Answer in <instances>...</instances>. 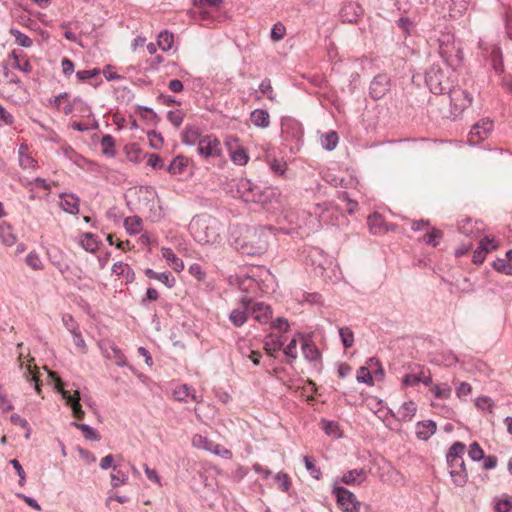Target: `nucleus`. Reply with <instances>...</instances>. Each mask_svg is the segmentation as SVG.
Listing matches in <instances>:
<instances>
[{
	"mask_svg": "<svg viewBox=\"0 0 512 512\" xmlns=\"http://www.w3.org/2000/svg\"><path fill=\"white\" fill-rule=\"evenodd\" d=\"M273 237L271 227H235L230 234V244L237 251L248 256L264 254Z\"/></svg>",
	"mask_w": 512,
	"mask_h": 512,
	"instance_id": "f257e3e1",
	"label": "nucleus"
},
{
	"mask_svg": "<svg viewBox=\"0 0 512 512\" xmlns=\"http://www.w3.org/2000/svg\"><path fill=\"white\" fill-rule=\"evenodd\" d=\"M189 230L197 243L214 245L221 240L222 224L210 215L201 214L192 218Z\"/></svg>",
	"mask_w": 512,
	"mask_h": 512,
	"instance_id": "f03ea898",
	"label": "nucleus"
},
{
	"mask_svg": "<svg viewBox=\"0 0 512 512\" xmlns=\"http://www.w3.org/2000/svg\"><path fill=\"white\" fill-rule=\"evenodd\" d=\"M237 187L241 199L246 203L259 204L264 207L276 199V192L273 188L257 185L249 179H241Z\"/></svg>",
	"mask_w": 512,
	"mask_h": 512,
	"instance_id": "7ed1b4c3",
	"label": "nucleus"
},
{
	"mask_svg": "<svg viewBox=\"0 0 512 512\" xmlns=\"http://www.w3.org/2000/svg\"><path fill=\"white\" fill-rule=\"evenodd\" d=\"M465 450V444L461 442H455L450 447L446 455L449 474L453 483L458 487H463L468 480V474L463 459Z\"/></svg>",
	"mask_w": 512,
	"mask_h": 512,
	"instance_id": "20e7f679",
	"label": "nucleus"
},
{
	"mask_svg": "<svg viewBox=\"0 0 512 512\" xmlns=\"http://www.w3.org/2000/svg\"><path fill=\"white\" fill-rule=\"evenodd\" d=\"M425 82L433 94H444L450 90V82L443 71L436 66H431L425 73Z\"/></svg>",
	"mask_w": 512,
	"mask_h": 512,
	"instance_id": "39448f33",
	"label": "nucleus"
},
{
	"mask_svg": "<svg viewBox=\"0 0 512 512\" xmlns=\"http://www.w3.org/2000/svg\"><path fill=\"white\" fill-rule=\"evenodd\" d=\"M48 374L55 381L57 391L61 393L66 403L71 406L73 416L77 419H82L84 417V411L80 404L81 398L79 391L75 390L73 395L70 394L69 391L62 388V381L54 372L49 371Z\"/></svg>",
	"mask_w": 512,
	"mask_h": 512,
	"instance_id": "423d86ee",
	"label": "nucleus"
},
{
	"mask_svg": "<svg viewBox=\"0 0 512 512\" xmlns=\"http://www.w3.org/2000/svg\"><path fill=\"white\" fill-rule=\"evenodd\" d=\"M332 494L336 497L339 508L343 512H359L361 503L354 493L342 486H334Z\"/></svg>",
	"mask_w": 512,
	"mask_h": 512,
	"instance_id": "0eeeda50",
	"label": "nucleus"
},
{
	"mask_svg": "<svg viewBox=\"0 0 512 512\" xmlns=\"http://www.w3.org/2000/svg\"><path fill=\"white\" fill-rule=\"evenodd\" d=\"M222 152L221 142L213 134L202 136L198 142L197 153L204 159L220 157Z\"/></svg>",
	"mask_w": 512,
	"mask_h": 512,
	"instance_id": "6e6552de",
	"label": "nucleus"
},
{
	"mask_svg": "<svg viewBox=\"0 0 512 512\" xmlns=\"http://www.w3.org/2000/svg\"><path fill=\"white\" fill-rule=\"evenodd\" d=\"M308 257L311 266H313L314 274L326 278V271L334 266L333 258L318 248H313Z\"/></svg>",
	"mask_w": 512,
	"mask_h": 512,
	"instance_id": "1a4fd4ad",
	"label": "nucleus"
},
{
	"mask_svg": "<svg viewBox=\"0 0 512 512\" xmlns=\"http://www.w3.org/2000/svg\"><path fill=\"white\" fill-rule=\"evenodd\" d=\"M479 48L481 49L482 54L489 61L492 69L497 74H501L504 70L501 48L497 44L489 45L482 40L479 42Z\"/></svg>",
	"mask_w": 512,
	"mask_h": 512,
	"instance_id": "9d476101",
	"label": "nucleus"
},
{
	"mask_svg": "<svg viewBox=\"0 0 512 512\" xmlns=\"http://www.w3.org/2000/svg\"><path fill=\"white\" fill-rule=\"evenodd\" d=\"M446 93L449 94L450 105L453 109V113L456 115L462 113L472 104V96L466 90L453 88L451 85L450 90L446 91Z\"/></svg>",
	"mask_w": 512,
	"mask_h": 512,
	"instance_id": "9b49d317",
	"label": "nucleus"
},
{
	"mask_svg": "<svg viewBox=\"0 0 512 512\" xmlns=\"http://www.w3.org/2000/svg\"><path fill=\"white\" fill-rule=\"evenodd\" d=\"M304 134L302 124L289 116L281 119V135L285 141L300 142Z\"/></svg>",
	"mask_w": 512,
	"mask_h": 512,
	"instance_id": "f8f14e48",
	"label": "nucleus"
},
{
	"mask_svg": "<svg viewBox=\"0 0 512 512\" xmlns=\"http://www.w3.org/2000/svg\"><path fill=\"white\" fill-rule=\"evenodd\" d=\"M493 130V122L489 118H485L473 125L468 135V143L471 146L477 145L485 140Z\"/></svg>",
	"mask_w": 512,
	"mask_h": 512,
	"instance_id": "ddd939ff",
	"label": "nucleus"
},
{
	"mask_svg": "<svg viewBox=\"0 0 512 512\" xmlns=\"http://www.w3.org/2000/svg\"><path fill=\"white\" fill-rule=\"evenodd\" d=\"M250 296L244 295L229 314V320L235 327L243 326L250 317Z\"/></svg>",
	"mask_w": 512,
	"mask_h": 512,
	"instance_id": "4468645a",
	"label": "nucleus"
},
{
	"mask_svg": "<svg viewBox=\"0 0 512 512\" xmlns=\"http://www.w3.org/2000/svg\"><path fill=\"white\" fill-rule=\"evenodd\" d=\"M391 80L386 73L376 75L369 87V93L375 100L383 98L390 90Z\"/></svg>",
	"mask_w": 512,
	"mask_h": 512,
	"instance_id": "2eb2a0df",
	"label": "nucleus"
},
{
	"mask_svg": "<svg viewBox=\"0 0 512 512\" xmlns=\"http://www.w3.org/2000/svg\"><path fill=\"white\" fill-rule=\"evenodd\" d=\"M24 354L21 351L19 353V361H20V368L23 371V377L26 379L27 382H30L33 384L35 391L40 394L41 393V384L39 381L38 374L36 372V366H32L31 362L33 361V358L28 360V363L26 364L23 360Z\"/></svg>",
	"mask_w": 512,
	"mask_h": 512,
	"instance_id": "dca6fc26",
	"label": "nucleus"
},
{
	"mask_svg": "<svg viewBox=\"0 0 512 512\" xmlns=\"http://www.w3.org/2000/svg\"><path fill=\"white\" fill-rule=\"evenodd\" d=\"M249 313L256 321L260 323H267L272 316V311L269 305L264 302H258L250 296Z\"/></svg>",
	"mask_w": 512,
	"mask_h": 512,
	"instance_id": "f3484780",
	"label": "nucleus"
},
{
	"mask_svg": "<svg viewBox=\"0 0 512 512\" xmlns=\"http://www.w3.org/2000/svg\"><path fill=\"white\" fill-rule=\"evenodd\" d=\"M439 42V54L440 56L448 61L453 56H457L459 48L455 46L454 36L450 33H445L438 39Z\"/></svg>",
	"mask_w": 512,
	"mask_h": 512,
	"instance_id": "a211bd4d",
	"label": "nucleus"
},
{
	"mask_svg": "<svg viewBox=\"0 0 512 512\" xmlns=\"http://www.w3.org/2000/svg\"><path fill=\"white\" fill-rule=\"evenodd\" d=\"M59 204L63 211L69 214L76 215L79 213L80 199L73 193H61Z\"/></svg>",
	"mask_w": 512,
	"mask_h": 512,
	"instance_id": "6ab92c4d",
	"label": "nucleus"
},
{
	"mask_svg": "<svg viewBox=\"0 0 512 512\" xmlns=\"http://www.w3.org/2000/svg\"><path fill=\"white\" fill-rule=\"evenodd\" d=\"M496 248H497V245L494 244V242L492 240L485 237L483 240H481L478 248L473 252V257H472L473 263L481 264L484 261L488 251L494 250Z\"/></svg>",
	"mask_w": 512,
	"mask_h": 512,
	"instance_id": "aec40b11",
	"label": "nucleus"
},
{
	"mask_svg": "<svg viewBox=\"0 0 512 512\" xmlns=\"http://www.w3.org/2000/svg\"><path fill=\"white\" fill-rule=\"evenodd\" d=\"M437 426L432 420L420 421L416 424V436L420 440H428L435 432Z\"/></svg>",
	"mask_w": 512,
	"mask_h": 512,
	"instance_id": "412c9836",
	"label": "nucleus"
},
{
	"mask_svg": "<svg viewBox=\"0 0 512 512\" xmlns=\"http://www.w3.org/2000/svg\"><path fill=\"white\" fill-rule=\"evenodd\" d=\"M144 273L148 278L160 281L167 288L174 287L176 283L175 278L169 272H156L151 268H147L145 269Z\"/></svg>",
	"mask_w": 512,
	"mask_h": 512,
	"instance_id": "4be33fe9",
	"label": "nucleus"
},
{
	"mask_svg": "<svg viewBox=\"0 0 512 512\" xmlns=\"http://www.w3.org/2000/svg\"><path fill=\"white\" fill-rule=\"evenodd\" d=\"M250 121L257 128H268L270 125V115L264 109H255L250 113Z\"/></svg>",
	"mask_w": 512,
	"mask_h": 512,
	"instance_id": "5701e85b",
	"label": "nucleus"
},
{
	"mask_svg": "<svg viewBox=\"0 0 512 512\" xmlns=\"http://www.w3.org/2000/svg\"><path fill=\"white\" fill-rule=\"evenodd\" d=\"M366 479V473L363 469H353L345 472L341 482L346 485H360Z\"/></svg>",
	"mask_w": 512,
	"mask_h": 512,
	"instance_id": "b1692460",
	"label": "nucleus"
},
{
	"mask_svg": "<svg viewBox=\"0 0 512 512\" xmlns=\"http://www.w3.org/2000/svg\"><path fill=\"white\" fill-rule=\"evenodd\" d=\"M173 395L179 402H187L188 398L193 401H199L195 390L187 384H182L176 387L173 391Z\"/></svg>",
	"mask_w": 512,
	"mask_h": 512,
	"instance_id": "393cba45",
	"label": "nucleus"
},
{
	"mask_svg": "<svg viewBox=\"0 0 512 512\" xmlns=\"http://www.w3.org/2000/svg\"><path fill=\"white\" fill-rule=\"evenodd\" d=\"M417 411V405L413 401L404 402L397 410V419L403 422H408L413 419Z\"/></svg>",
	"mask_w": 512,
	"mask_h": 512,
	"instance_id": "a878e982",
	"label": "nucleus"
},
{
	"mask_svg": "<svg viewBox=\"0 0 512 512\" xmlns=\"http://www.w3.org/2000/svg\"><path fill=\"white\" fill-rule=\"evenodd\" d=\"M361 14V8L359 5L353 2H349L341 10V18L344 22L353 23L356 22Z\"/></svg>",
	"mask_w": 512,
	"mask_h": 512,
	"instance_id": "bb28decb",
	"label": "nucleus"
},
{
	"mask_svg": "<svg viewBox=\"0 0 512 512\" xmlns=\"http://www.w3.org/2000/svg\"><path fill=\"white\" fill-rule=\"evenodd\" d=\"M161 254L162 257L176 272H181L184 269V263L182 259H180L171 248L163 247L161 249Z\"/></svg>",
	"mask_w": 512,
	"mask_h": 512,
	"instance_id": "cd10ccee",
	"label": "nucleus"
},
{
	"mask_svg": "<svg viewBox=\"0 0 512 512\" xmlns=\"http://www.w3.org/2000/svg\"><path fill=\"white\" fill-rule=\"evenodd\" d=\"M302 353L304 358L310 362H316L321 358V354L317 346L308 339H304L302 342Z\"/></svg>",
	"mask_w": 512,
	"mask_h": 512,
	"instance_id": "c85d7f7f",
	"label": "nucleus"
},
{
	"mask_svg": "<svg viewBox=\"0 0 512 512\" xmlns=\"http://www.w3.org/2000/svg\"><path fill=\"white\" fill-rule=\"evenodd\" d=\"M367 224L373 234L383 233L387 230L385 220L379 213L370 215L367 219Z\"/></svg>",
	"mask_w": 512,
	"mask_h": 512,
	"instance_id": "c756f323",
	"label": "nucleus"
},
{
	"mask_svg": "<svg viewBox=\"0 0 512 512\" xmlns=\"http://www.w3.org/2000/svg\"><path fill=\"white\" fill-rule=\"evenodd\" d=\"M201 138V132L196 127L187 126L182 133V142L188 146H198Z\"/></svg>",
	"mask_w": 512,
	"mask_h": 512,
	"instance_id": "7c9ffc66",
	"label": "nucleus"
},
{
	"mask_svg": "<svg viewBox=\"0 0 512 512\" xmlns=\"http://www.w3.org/2000/svg\"><path fill=\"white\" fill-rule=\"evenodd\" d=\"M494 512H511L512 511V496L502 495L494 497L492 500Z\"/></svg>",
	"mask_w": 512,
	"mask_h": 512,
	"instance_id": "2f4dec72",
	"label": "nucleus"
},
{
	"mask_svg": "<svg viewBox=\"0 0 512 512\" xmlns=\"http://www.w3.org/2000/svg\"><path fill=\"white\" fill-rule=\"evenodd\" d=\"M239 289L244 292L245 295L253 297L259 290V283L255 279L246 276L239 280Z\"/></svg>",
	"mask_w": 512,
	"mask_h": 512,
	"instance_id": "473e14b6",
	"label": "nucleus"
},
{
	"mask_svg": "<svg viewBox=\"0 0 512 512\" xmlns=\"http://www.w3.org/2000/svg\"><path fill=\"white\" fill-rule=\"evenodd\" d=\"M112 272L117 276H122L127 282H132L135 278L133 269L126 263L116 262L112 267Z\"/></svg>",
	"mask_w": 512,
	"mask_h": 512,
	"instance_id": "72a5a7b5",
	"label": "nucleus"
},
{
	"mask_svg": "<svg viewBox=\"0 0 512 512\" xmlns=\"http://www.w3.org/2000/svg\"><path fill=\"white\" fill-rule=\"evenodd\" d=\"M16 236L12 227L6 223H0V240L6 246H12L16 243Z\"/></svg>",
	"mask_w": 512,
	"mask_h": 512,
	"instance_id": "f704fd0d",
	"label": "nucleus"
},
{
	"mask_svg": "<svg viewBox=\"0 0 512 512\" xmlns=\"http://www.w3.org/2000/svg\"><path fill=\"white\" fill-rule=\"evenodd\" d=\"M71 425L78 428L82 432L83 437L86 440H89V441L100 440V435H99L98 431L96 429H94L93 427L89 426L88 424H81V423L73 421L71 423Z\"/></svg>",
	"mask_w": 512,
	"mask_h": 512,
	"instance_id": "c9c22d12",
	"label": "nucleus"
},
{
	"mask_svg": "<svg viewBox=\"0 0 512 512\" xmlns=\"http://www.w3.org/2000/svg\"><path fill=\"white\" fill-rule=\"evenodd\" d=\"M106 357L115 361L119 367L127 365V359L124 353L115 345L110 346V351H106Z\"/></svg>",
	"mask_w": 512,
	"mask_h": 512,
	"instance_id": "e433bc0d",
	"label": "nucleus"
},
{
	"mask_svg": "<svg viewBox=\"0 0 512 512\" xmlns=\"http://www.w3.org/2000/svg\"><path fill=\"white\" fill-rule=\"evenodd\" d=\"M124 227L130 235H136L142 229V220L138 216L127 217L124 221Z\"/></svg>",
	"mask_w": 512,
	"mask_h": 512,
	"instance_id": "4c0bfd02",
	"label": "nucleus"
},
{
	"mask_svg": "<svg viewBox=\"0 0 512 512\" xmlns=\"http://www.w3.org/2000/svg\"><path fill=\"white\" fill-rule=\"evenodd\" d=\"M97 236L92 233H85L81 240L80 245L88 252L94 253L98 249Z\"/></svg>",
	"mask_w": 512,
	"mask_h": 512,
	"instance_id": "58836bf2",
	"label": "nucleus"
},
{
	"mask_svg": "<svg viewBox=\"0 0 512 512\" xmlns=\"http://www.w3.org/2000/svg\"><path fill=\"white\" fill-rule=\"evenodd\" d=\"M231 161L239 166H244L249 161V155L245 148L238 147L234 151L230 152Z\"/></svg>",
	"mask_w": 512,
	"mask_h": 512,
	"instance_id": "ea45409f",
	"label": "nucleus"
},
{
	"mask_svg": "<svg viewBox=\"0 0 512 512\" xmlns=\"http://www.w3.org/2000/svg\"><path fill=\"white\" fill-rule=\"evenodd\" d=\"M174 42L173 34L167 30L159 33L157 37V44L163 51H168L172 48Z\"/></svg>",
	"mask_w": 512,
	"mask_h": 512,
	"instance_id": "a19ab883",
	"label": "nucleus"
},
{
	"mask_svg": "<svg viewBox=\"0 0 512 512\" xmlns=\"http://www.w3.org/2000/svg\"><path fill=\"white\" fill-rule=\"evenodd\" d=\"M100 146H101V149H102V152L103 154L109 156V157H114L116 152H115V140L114 138L107 134V135H104L100 141Z\"/></svg>",
	"mask_w": 512,
	"mask_h": 512,
	"instance_id": "79ce46f5",
	"label": "nucleus"
},
{
	"mask_svg": "<svg viewBox=\"0 0 512 512\" xmlns=\"http://www.w3.org/2000/svg\"><path fill=\"white\" fill-rule=\"evenodd\" d=\"M188 163L187 158L184 156H177L173 159V161L169 164L167 170L171 174H181L186 168Z\"/></svg>",
	"mask_w": 512,
	"mask_h": 512,
	"instance_id": "37998d69",
	"label": "nucleus"
},
{
	"mask_svg": "<svg viewBox=\"0 0 512 512\" xmlns=\"http://www.w3.org/2000/svg\"><path fill=\"white\" fill-rule=\"evenodd\" d=\"M338 141L339 138L337 133L335 131H330L322 137L321 144L325 150L332 151L336 148Z\"/></svg>",
	"mask_w": 512,
	"mask_h": 512,
	"instance_id": "c03bdc74",
	"label": "nucleus"
},
{
	"mask_svg": "<svg viewBox=\"0 0 512 512\" xmlns=\"http://www.w3.org/2000/svg\"><path fill=\"white\" fill-rule=\"evenodd\" d=\"M10 33L14 37L15 42L19 46L24 47V48H29L32 46V44H33L32 39L25 33L21 32L20 30L13 28L10 30Z\"/></svg>",
	"mask_w": 512,
	"mask_h": 512,
	"instance_id": "a18cd8bd",
	"label": "nucleus"
},
{
	"mask_svg": "<svg viewBox=\"0 0 512 512\" xmlns=\"http://www.w3.org/2000/svg\"><path fill=\"white\" fill-rule=\"evenodd\" d=\"M303 462L306 470L308 471L311 477H313L316 480H319L322 477L321 469L315 465V461L312 457L304 456Z\"/></svg>",
	"mask_w": 512,
	"mask_h": 512,
	"instance_id": "49530a36",
	"label": "nucleus"
},
{
	"mask_svg": "<svg viewBox=\"0 0 512 512\" xmlns=\"http://www.w3.org/2000/svg\"><path fill=\"white\" fill-rule=\"evenodd\" d=\"M443 237V232L437 228H432L428 233H426L423 237V241L430 246L436 247L439 244V241Z\"/></svg>",
	"mask_w": 512,
	"mask_h": 512,
	"instance_id": "de8ad7c7",
	"label": "nucleus"
},
{
	"mask_svg": "<svg viewBox=\"0 0 512 512\" xmlns=\"http://www.w3.org/2000/svg\"><path fill=\"white\" fill-rule=\"evenodd\" d=\"M213 443L214 442L212 440L208 439L207 437H205L201 434H196L192 438V445L195 448L203 449L208 452L211 450Z\"/></svg>",
	"mask_w": 512,
	"mask_h": 512,
	"instance_id": "09e8293b",
	"label": "nucleus"
},
{
	"mask_svg": "<svg viewBox=\"0 0 512 512\" xmlns=\"http://www.w3.org/2000/svg\"><path fill=\"white\" fill-rule=\"evenodd\" d=\"M10 58L14 60L13 68L22 71L24 73H30L32 70V66L28 59L24 60L23 62H20L19 55L16 53V51H12L10 54Z\"/></svg>",
	"mask_w": 512,
	"mask_h": 512,
	"instance_id": "8fccbe9b",
	"label": "nucleus"
},
{
	"mask_svg": "<svg viewBox=\"0 0 512 512\" xmlns=\"http://www.w3.org/2000/svg\"><path fill=\"white\" fill-rule=\"evenodd\" d=\"M274 480H275L278 488L282 492H288L289 491V489L291 487V479H290V477H289V475L287 473L278 472L275 475Z\"/></svg>",
	"mask_w": 512,
	"mask_h": 512,
	"instance_id": "3c124183",
	"label": "nucleus"
},
{
	"mask_svg": "<svg viewBox=\"0 0 512 512\" xmlns=\"http://www.w3.org/2000/svg\"><path fill=\"white\" fill-rule=\"evenodd\" d=\"M339 336L345 348H350L354 344V333L349 327H341L339 329Z\"/></svg>",
	"mask_w": 512,
	"mask_h": 512,
	"instance_id": "603ef678",
	"label": "nucleus"
},
{
	"mask_svg": "<svg viewBox=\"0 0 512 512\" xmlns=\"http://www.w3.org/2000/svg\"><path fill=\"white\" fill-rule=\"evenodd\" d=\"M49 259L61 274H65L70 269V266L64 261L60 253L55 255L49 254Z\"/></svg>",
	"mask_w": 512,
	"mask_h": 512,
	"instance_id": "864d4df0",
	"label": "nucleus"
},
{
	"mask_svg": "<svg viewBox=\"0 0 512 512\" xmlns=\"http://www.w3.org/2000/svg\"><path fill=\"white\" fill-rule=\"evenodd\" d=\"M396 24L406 35H410L414 32L416 27L415 22L409 17H400L396 21Z\"/></svg>",
	"mask_w": 512,
	"mask_h": 512,
	"instance_id": "5fc2aeb1",
	"label": "nucleus"
},
{
	"mask_svg": "<svg viewBox=\"0 0 512 512\" xmlns=\"http://www.w3.org/2000/svg\"><path fill=\"white\" fill-rule=\"evenodd\" d=\"M493 268L505 275H512V264L508 259H497L493 262Z\"/></svg>",
	"mask_w": 512,
	"mask_h": 512,
	"instance_id": "6e6d98bb",
	"label": "nucleus"
},
{
	"mask_svg": "<svg viewBox=\"0 0 512 512\" xmlns=\"http://www.w3.org/2000/svg\"><path fill=\"white\" fill-rule=\"evenodd\" d=\"M26 264L33 270H42L43 263L35 251H31L26 256Z\"/></svg>",
	"mask_w": 512,
	"mask_h": 512,
	"instance_id": "4d7b16f0",
	"label": "nucleus"
},
{
	"mask_svg": "<svg viewBox=\"0 0 512 512\" xmlns=\"http://www.w3.org/2000/svg\"><path fill=\"white\" fill-rule=\"evenodd\" d=\"M356 379L359 383L373 385V377L368 368L362 366L357 370Z\"/></svg>",
	"mask_w": 512,
	"mask_h": 512,
	"instance_id": "13d9d810",
	"label": "nucleus"
},
{
	"mask_svg": "<svg viewBox=\"0 0 512 512\" xmlns=\"http://www.w3.org/2000/svg\"><path fill=\"white\" fill-rule=\"evenodd\" d=\"M432 391L438 399H447L451 395V388L446 383L435 385Z\"/></svg>",
	"mask_w": 512,
	"mask_h": 512,
	"instance_id": "bf43d9fd",
	"label": "nucleus"
},
{
	"mask_svg": "<svg viewBox=\"0 0 512 512\" xmlns=\"http://www.w3.org/2000/svg\"><path fill=\"white\" fill-rule=\"evenodd\" d=\"M468 456L472 461H480L484 458V451L477 442H473L469 446Z\"/></svg>",
	"mask_w": 512,
	"mask_h": 512,
	"instance_id": "052dcab7",
	"label": "nucleus"
},
{
	"mask_svg": "<svg viewBox=\"0 0 512 512\" xmlns=\"http://www.w3.org/2000/svg\"><path fill=\"white\" fill-rule=\"evenodd\" d=\"M286 34V28L281 22H277L271 29V39L274 42H278L284 38Z\"/></svg>",
	"mask_w": 512,
	"mask_h": 512,
	"instance_id": "680f3d73",
	"label": "nucleus"
},
{
	"mask_svg": "<svg viewBox=\"0 0 512 512\" xmlns=\"http://www.w3.org/2000/svg\"><path fill=\"white\" fill-rule=\"evenodd\" d=\"M270 170L277 176H283L287 169V164L284 161L273 159L269 162Z\"/></svg>",
	"mask_w": 512,
	"mask_h": 512,
	"instance_id": "e2e57ef3",
	"label": "nucleus"
},
{
	"mask_svg": "<svg viewBox=\"0 0 512 512\" xmlns=\"http://www.w3.org/2000/svg\"><path fill=\"white\" fill-rule=\"evenodd\" d=\"M209 452L213 453L217 456H220L223 459H231L232 458V452L229 449H227L224 446H222L221 444H218L215 442L213 443L211 450Z\"/></svg>",
	"mask_w": 512,
	"mask_h": 512,
	"instance_id": "0e129e2a",
	"label": "nucleus"
},
{
	"mask_svg": "<svg viewBox=\"0 0 512 512\" xmlns=\"http://www.w3.org/2000/svg\"><path fill=\"white\" fill-rule=\"evenodd\" d=\"M100 70L98 68H93L89 70H79L76 72V77L79 81L84 82L89 79L95 78L99 76Z\"/></svg>",
	"mask_w": 512,
	"mask_h": 512,
	"instance_id": "69168bd1",
	"label": "nucleus"
},
{
	"mask_svg": "<svg viewBox=\"0 0 512 512\" xmlns=\"http://www.w3.org/2000/svg\"><path fill=\"white\" fill-rule=\"evenodd\" d=\"M283 342L279 338L267 339L264 343V348L269 354H273L281 349Z\"/></svg>",
	"mask_w": 512,
	"mask_h": 512,
	"instance_id": "338daca9",
	"label": "nucleus"
},
{
	"mask_svg": "<svg viewBox=\"0 0 512 512\" xmlns=\"http://www.w3.org/2000/svg\"><path fill=\"white\" fill-rule=\"evenodd\" d=\"M19 165L23 169H35L37 167V161L29 154H20Z\"/></svg>",
	"mask_w": 512,
	"mask_h": 512,
	"instance_id": "774afa93",
	"label": "nucleus"
}]
</instances>
